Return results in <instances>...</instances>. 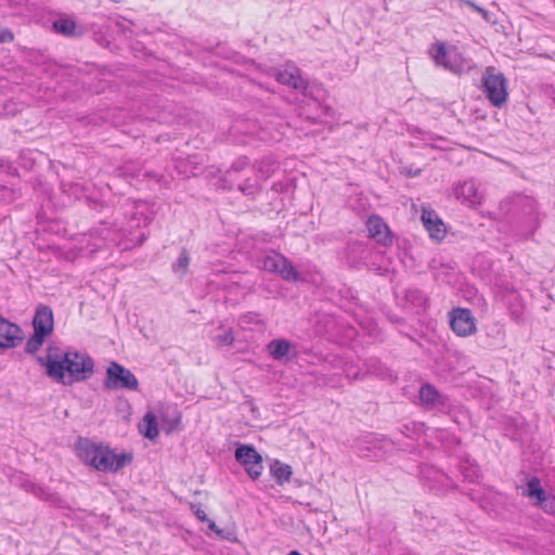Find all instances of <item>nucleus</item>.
Returning a JSON list of instances; mask_svg holds the SVG:
<instances>
[{
    "label": "nucleus",
    "mask_w": 555,
    "mask_h": 555,
    "mask_svg": "<svg viewBox=\"0 0 555 555\" xmlns=\"http://www.w3.org/2000/svg\"><path fill=\"white\" fill-rule=\"evenodd\" d=\"M37 361L46 369L47 376L65 386L85 382L94 372L93 359L74 349L59 351L50 347L47 356L38 357Z\"/></svg>",
    "instance_id": "nucleus-1"
},
{
    "label": "nucleus",
    "mask_w": 555,
    "mask_h": 555,
    "mask_svg": "<svg viewBox=\"0 0 555 555\" xmlns=\"http://www.w3.org/2000/svg\"><path fill=\"white\" fill-rule=\"evenodd\" d=\"M78 457L88 466L102 473H116L132 462L130 453H115L109 447L79 438L76 444Z\"/></svg>",
    "instance_id": "nucleus-2"
},
{
    "label": "nucleus",
    "mask_w": 555,
    "mask_h": 555,
    "mask_svg": "<svg viewBox=\"0 0 555 555\" xmlns=\"http://www.w3.org/2000/svg\"><path fill=\"white\" fill-rule=\"evenodd\" d=\"M482 88L487 99L495 107H502L508 98L507 80L503 73L488 66L482 74Z\"/></svg>",
    "instance_id": "nucleus-3"
},
{
    "label": "nucleus",
    "mask_w": 555,
    "mask_h": 555,
    "mask_svg": "<svg viewBox=\"0 0 555 555\" xmlns=\"http://www.w3.org/2000/svg\"><path fill=\"white\" fill-rule=\"evenodd\" d=\"M257 266L267 272L278 273L283 280L288 282H297L300 279V274L293 263L275 251L258 257Z\"/></svg>",
    "instance_id": "nucleus-4"
},
{
    "label": "nucleus",
    "mask_w": 555,
    "mask_h": 555,
    "mask_svg": "<svg viewBox=\"0 0 555 555\" xmlns=\"http://www.w3.org/2000/svg\"><path fill=\"white\" fill-rule=\"evenodd\" d=\"M103 385L108 390H138L139 382L135 375L118 362H111L106 369Z\"/></svg>",
    "instance_id": "nucleus-5"
},
{
    "label": "nucleus",
    "mask_w": 555,
    "mask_h": 555,
    "mask_svg": "<svg viewBox=\"0 0 555 555\" xmlns=\"http://www.w3.org/2000/svg\"><path fill=\"white\" fill-rule=\"evenodd\" d=\"M522 495L534 500L533 504L548 515H555V495L546 492L541 487L538 477H530L527 487L522 491Z\"/></svg>",
    "instance_id": "nucleus-6"
},
{
    "label": "nucleus",
    "mask_w": 555,
    "mask_h": 555,
    "mask_svg": "<svg viewBox=\"0 0 555 555\" xmlns=\"http://www.w3.org/2000/svg\"><path fill=\"white\" fill-rule=\"evenodd\" d=\"M433 57L437 65L455 74H460L469 67L466 60L457 49H447L443 42H439L436 46V53Z\"/></svg>",
    "instance_id": "nucleus-7"
},
{
    "label": "nucleus",
    "mask_w": 555,
    "mask_h": 555,
    "mask_svg": "<svg viewBox=\"0 0 555 555\" xmlns=\"http://www.w3.org/2000/svg\"><path fill=\"white\" fill-rule=\"evenodd\" d=\"M235 460L245 468L247 475L256 480L262 474V456L250 444H241L235 450Z\"/></svg>",
    "instance_id": "nucleus-8"
},
{
    "label": "nucleus",
    "mask_w": 555,
    "mask_h": 555,
    "mask_svg": "<svg viewBox=\"0 0 555 555\" xmlns=\"http://www.w3.org/2000/svg\"><path fill=\"white\" fill-rule=\"evenodd\" d=\"M450 326L459 336H469L476 332L475 318L469 309L456 308L450 312Z\"/></svg>",
    "instance_id": "nucleus-9"
},
{
    "label": "nucleus",
    "mask_w": 555,
    "mask_h": 555,
    "mask_svg": "<svg viewBox=\"0 0 555 555\" xmlns=\"http://www.w3.org/2000/svg\"><path fill=\"white\" fill-rule=\"evenodd\" d=\"M275 79L282 85L300 91L305 96L313 98L312 88H310L308 82L301 77L300 69L295 66L284 70H278Z\"/></svg>",
    "instance_id": "nucleus-10"
},
{
    "label": "nucleus",
    "mask_w": 555,
    "mask_h": 555,
    "mask_svg": "<svg viewBox=\"0 0 555 555\" xmlns=\"http://www.w3.org/2000/svg\"><path fill=\"white\" fill-rule=\"evenodd\" d=\"M418 396L421 404L427 410L444 411L450 406L448 397L438 391L431 384L422 385Z\"/></svg>",
    "instance_id": "nucleus-11"
},
{
    "label": "nucleus",
    "mask_w": 555,
    "mask_h": 555,
    "mask_svg": "<svg viewBox=\"0 0 555 555\" xmlns=\"http://www.w3.org/2000/svg\"><path fill=\"white\" fill-rule=\"evenodd\" d=\"M23 340V331L15 324L0 315V349H11Z\"/></svg>",
    "instance_id": "nucleus-12"
},
{
    "label": "nucleus",
    "mask_w": 555,
    "mask_h": 555,
    "mask_svg": "<svg viewBox=\"0 0 555 555\" xmlns=\"http://www.w3.org/2000/svg\"><path fill=\"white\" fill-rule=\"evenodd\" d=\"M366 229L370 237L374 238L377 243L388 246L391 244L392 238L388 225L384 220L376 215L369 217L366 221Z\"/></svg>",
    "instance_id": "nucleus-13"
},
{
    "label": "nucleus",
    "mask_w": 555,
    "mask_h": 555,
    "mask_svg": "<svg viewBox=\"0 0 555 555\" xmlns=\"http://www.w3.org/2000/svg\"><path fill=\"white\" fill-rule=\"evenodd\" d=\"M53 324L52 309L49 306L39 305L33 319L34 332L49 336L53 331Z\"/></svg>",
    "instance_id": "nucleus-14"
},
{
    "label": "nucleus",
    "mask_w": 555,
    "mask_h": 555,
    "mask_svg": "<svg viewBox=\"0 0 555 555\" xmlns=\"http://www.w3.org/2000/svg\"><path fill=\"white\" fill-rule=\"evenodd\" d=\"M422 221L431 238L437 241L444 238L447 233L446 225L433 209H423Z\"/></svg>",
    "instance_id": "nucleus-15"
},
{
    "label": "nucleus",
    "mask_w": 555,
    "mask_h": 555,
    "mask_svg": "<svg viewBox=\"0 0 555 555\" xmlns=\"http://www.w3.org/2000/svg\"><path fill=\"white\" fill-rule=\"evenodd\" d=\"M246 171H254V169L248 164L247 157H241L236 159L225 171L224 183L229 184L227 188H235V182H237V173Z\"/></svg>",
    "instance_id": "nucleus-16"
},
{
    "label": "nucleus",
    "mask_w": 555,
    "mask_h": 555,
    "mask_svg": "<svg viewBox=\"0 0 555 555\" xmlns=\"http://www.w3.org/2000/svg\"><path fill=\"white\" fill-rule=\"evenodd\" d=\"M456 196L464 198L472 205L479 204L481 195L475 180H468L460 184L456 189Z\"/></svg>",
    "instance_id": "nucleus-17"
},
{
    "label": "nucleus",
    "mask_w": 555,
    "mask_h": 555,
    "mask_svg": "<svg viewBox=\"0 0 555 555\" xmlns=\"http://www.w3.org/2000/svg\"><path fill=\"white\" fill-rule=\"evenodd\" d=\"M235 186L240 192L246 196H255L261 190L260 178L253 172L250 176H246L243 181L235 182Z\"/></svg>",
    "instance_id": "nucleus-18"
},
{
    "label": "nucleus",
    "mask_w": 555,
    "mask_h": 555,
    "mask_svg": "<svg viewBox=\"0 0 555 555\" xmlns=\"http://www.w3.org/2000/svg\"><path fill=\"white\" fill-rule=\"evenodd\" d=\"M52 28L56 34L65 37H79L81 31H77V24L70 17H61L53 22Z\"/></svg>",
    "instance_id": "nucleus-19"
},
{
    "label": "nucleus",
    "mask_w": 555,
    "mask_h": 555,
    "mask_svg": "<svg viewBox=\"0 0 555 555\" xmlns=\"http://www.w3.org/2000/svg\"><path fill=\"white\" fill-rule=\"evenodd\" d=\"M292 347L286 339H273L267 345V350L274 360L282 361L288 356Z\"/></svg>",
    "instance_id": "nucleus-20"
},
{
    "label": "nucleus",
    "mask_w": 555,
    "mask_h": 555,
    "mask_svg": "<svg viewBox=\"0 0 555 555\" xmlns=\"http://www.w3.org/2000/svg\"><path fill=\"white\" fill-rule=\"evenodd\" d=\"M364 373L374 375L382 379L390 378V371L377 358H369L363 363Z\"/></svg>",
    "instance_id": "nucleus-21"
},
{
    "label": "nucleus",
    "mask_w": 555,
    "mask_h": 555,
    "mask_svg": "<svg viewBox=\"0 0 555 555\" xmlns=\"http://www.w3.org/2000/svg\"><path fill=\"white\" fill-rule=\"evenodd\" d=\"M141 433L144 435L145 438L150 440H154L158 437L159 430H158V423L157 417L154 413L147 412L143 416V424L141 426Z\"/></svg>",
    "instance_id": "nucleus-22"
},
{
    "label": "nucleus",
    "mask_w": 555,
    "mask_h": 555,
    "mask_svg": "<svg viewBox=\"0 0 555 555\" xmlns=\"http://www.w3.org/2000/svg\"><path fill=\"white\" fill-rule=\"evenodd\" d=\"M270 473L279 485H283L289 480L293 470L288 464L275 460L270 466Z\"/></svg>",
    "instance_id": "nucleus-23"
},
{
    "label": "nucleus",
    "mask_w": 555,
    "mask_h": 555,
    "mask_svg": "<svg viewBox=\"0 0 555 555\" xmlns=\"http://www.w3.org/2000/svg\"><path fill=\"white\" fill-rule=\"evenodd\" d=\"M190 260L191 258L189 251L185 248H183L177 261L172 263V271L175 273H179L180 275H184L188 271Z\"/></svg>",
    "instance_id": "nucleus-24"
},
{
    "label": "nucleus",
    "mask_w": 555,
    "mask_h": 555,
    "mask_svg": "<svg viewBox=\"0 0 555 555\" xmlns=\"http://www.w3.org/2000/svg\"><path fill=\"white\" fill-rule=\"evenodd\" d=\"M47 336L34 332V334L27 339L25 345V351L29 354H34L42 346Z\"/></svg>",
    "instance_id": "nucleus-25"
},
{
    "label": "nucleus",
    "mask_w": 555,
    "mask_h": 555,
    "mask_svg": "<svg viewBox=\"0 0 555 555\" xmlns=\"http://www.w3.org/2000/svg\"><path fill=\"white\" fill-rule=\"evenodd\" d=\"M405 299L415 307H423L427 300L426 295L420 289H408Z\"/></svg>",
    "instance_id": "nucleus-26"
},
{
    "label": "nucleus",
    "mask_w": 555,
    "mask_h": 555,
    "mask_svg": "<svg viewBox=\"0 0 555 555\" xmlns=\"http://www.w3.org/2000/svg\"><path fill=\"white\" fill-rule=\"evenodd\" d=\"M214 340L220 346H231L234 341V336L231 330L224 332L223 334L217 335Z\"/></svg>",
    "instance_id": "nucleus-27"
},
{
    "label": "nucleus",
    "mask_w": 555,
    "mask_h": 555,
    "mask_svg": "<svg viewBox=\"0 0 555 555\" xmlns=\"http://www.w3.org/2000/svg\"><path fill=\"white\" fill-rule=\"evenodd\" d=\"M346 376L351 379H363L366 377V373H364V369H357L352 365L347 366L345 369Z\"/></svg>",
    "instance_id": "nucleus-28"
},
{
    "label": "nucleus",
    "mask_w": 555,
    "mask_h": 555,
    "mask_svg": "<svg viewBox=\"0 0 555 555\" xmlns=\"http://www.w3.org/2000/svg\"><path fill=\"white\" fill-rule=\"evenodd\" d=\"M461 470L464 478L469 481H474L476 478H478L479 469L476 465L461 466Z\"/></svg>",
    "instance_id": "nucleus-29"
},
{
    "label": "nucleus",
    "mask_w": 555,
    "mask_h": 555,
    "mask_svg": "<svg viewBox=\"0 0 555 555\" xmlns=\"http://www.w3.org/2000/svg\"><path fill=\"white\" fill-rule=\"evenodd\" d=\"M348 251L349 253H359V254H361V256H360L361 259L365 258V256H362V254H366L367 253L366 248L364 247V245L362 243L349 244Z\"/></svg>",
    "instance_id": "nucleus-30"
},
{
    "label": "nucleus",
    "mask_w": 555,
    "mask_h": 555,
    "mask_svg": "<svg viewBox=\"0 0 555 555\" xmlns=\"http://www.w3.org/2000/svg\"><path fill=\"white\" fill-rule=\"evenodd\" d=\"M14 39L13 33L9 28L0 27V42L7 43L12 42Z\"/></svg>",
    "instance_id": "nucleus-31"
},
{
    "label": "nucleus",
    "mask_w": 555,
    "mask_h": 555,
    "mask_svg": "<svg viewBox=\"0 0 555 555\" xmlns=\"http://www.w3.org/2000/svg\"><path fill=\"white\" fill-rule=\"evenodd\" d=\"M482 18L487 22V23H491V24H495V18H494V14L489 12L488 10L483 9L481 7V9L479 10L478 12Z\"/></svg>",
    "instance_id": "nucleus-32"
},
{
    "label": "nucleus",
    "mask_w": 555,
    "mask_h": 555,
    "mask_svg": "<svg viewBox=\"0 0 555 555\" xmlns=\"http://www.w3.org/2000/svg\"><path fill=\"white\" fill-rule=\"evenodd\" d=\"M194 514L196 516V518L199 520V521H207L209 518L207 517V514L201 508V507H197L195 511H194Z\"/></svg>",
    "instance_id": "nucleus-33"
},
{
    "label": "nucleus",
    "mask_w": 555,
    "mask_h": 555,
    "mask_svg": "<svg viewBox=\"0 0 555 555\" xmlns=\"http://www.w3.org/2000/svg\"><path fill=\"white\" fill-rule=\"evenodd\" d=\"M206 522H208V528L211 530V531H215L217 534H221V530L217 527V525L215 524V521L208 519Z\"/></svg>",
    "instance_id": "nucleus-34"
},
{
    "label": "nucleus",
    "mask_w": 555,
    "mask_h": 555,
    "mask_svg": "<svg viewBox=\"0 0 555 555\" xmlns=\"http://www.w3.org/2000/svg\"><path fill=\"white\" fill-rule=\"evenodd\" d=\"M511 314H512L514 320H519L521 318V315H522V310H521V308H519V309H516V308L512 309Z\"/></svg>",
    "instance_id": "nucleus-35"
},
{
    "label": "nucleus",
    "mask_w": 555,
    "mask_h": 555,
    "mask_svg": "<svg viewBox=\"0 0 555 555\" xmlns=\"http://www.w3.org/2000/svg\"><path fill=\"white\" fill-rule=\"evenodd\" d=\"M319 118H320L319 115H317V116H307V119L311 120L314 124L318 122Z\"/></svg>",
    "instance_id": "nucleus-36"
},
{
    "label": "nucleus",
    "mask_w": 555,
    "mask_h": 555,
    "mask_svg": "<svg viewBox=\"0 0 555 555\" xmlns=\"http://www.w3.org/2000/svg\"><path fill=\"white\" fill-rule=\"evenodd\" d=\"M288 555H302V554L299 553L298 551H292L288 553Z\"/></svg>",
    "instance_id": "nucleus-37"
}]
</instances>
